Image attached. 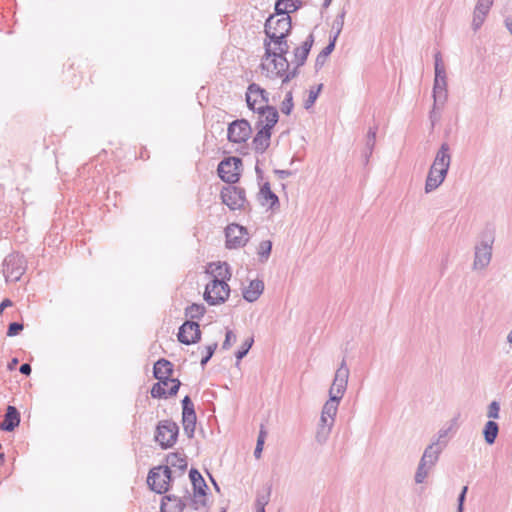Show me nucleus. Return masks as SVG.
Segmentation results:
<instances>
[{"mask_svg":"<svg viewBox=\"0 0 512 512\" xmlns=\"http://www.w3.org/2000/svg\"><path fill=\"white\" fill-rule=\"evenodd\" d=\"M467 491H468V487L464 486L462 488L461 493L458 496V499H457V502H458L457 508H464V502H465Z\"/></svg>","mask_w":512,"mask_h":512,"instance_id":"53","label":"nucleus"},{"mask_svg":"<svg viewBox=\"0 0 512 512\" xmlns=\"http://www.w3.org/2000/svg\"><path fill=\"white\" fill-rule=\"evenodd\" d=\"M230 293V288L227 282L222 281H209L206 284L204 299L210 305L221 304L226 301Z\"/></svg>","mask_w":512,"mask_h":512,"instance_id":"8","label":"nucleus"},{"mask_svg":"<svg viewBox=\"0 0 512 512\" xmlns=\"http://www.w3.org/2000/svg\"><path fill=\"white\" fill-rule=\"evenodd\" d=\"M253 342H254L253 338H249L243 343L241 349L238 350L236 353L237 360H241L243 357H245L247 355L248 351L252 347Z\"/></svg>","mask_w":512,"mask_h":512,"instance_id":"45","label":"nucleus"},{"mask_svg":"<svg viewBox=\"0 0 512 512\" xmlns=\"http://www.w3.org/2000/svg\"><path fill=\"white\" fill-rule=\"evenodd\" d=\"M236 341V335L231 331L228 330L225 335V340L223 342L222 348L223 349H229L232 343Z\"/></svg>","mask_w":512,"mask_h":512,"instance_id":"49","label":"nucleus"},{"mask_svg":"<svg viewBox=\"0 0 512 512\" xmlns=\"http://www.w3.org/2000/svg\"><path fill=\"white\" fill-rule=\"evenodd\" d=\"M331 431L332 428L317 425L315 441L320 445L325 444L330 437Z\"/></svg>","mask_w":512,"mask_h":512,"instance_id":"36","label":"nucleus"},{"mask_svg":"<svg viewBox=\"0 0 512 512\" xmlns=\"http://www.w3.org/2000/svg\"><path fill=\"white\" fill-rule=\"evenodd\" d=\"M432 470H433L432 467L424 465V464L419 462L418 466L416 468L415 475H414L415 483L416 484L424 483Z\"/></svg>","mask_w":512,"mask_h":512,"instance_id":"33","label":"nucleus"},{"mask_svg":"<svg viewBox=\"0 0 512 512\" xmlns=\"http://www.w3.org/2000/svg\"><path fill=\"white\" fill-rule=\"evenodd\" d=\"M257 113L259 114L256 124L257 128H266L271 132V129L276 125L279 118L276 108L268 105L263 107V109H258Z\"/></svg>","mask_w":512,"mask_h":512,"instance_id":"19","label":"nucleus"},{"mask_svg":"<svg viewBox=\"0 0 512 512\" xmlns=\"http://www.w3.org/2000/svg\"><path fill=\"white\" fill-rule=\"evenodd\" d=\"M226 246L236 249L246 245L249 240L247 229L239 224H230L225 229Z\"/></svg>","mask_w":512,"mask_h":512,"instance_id":"13","label":"nucleus"},{"mask_svg":"<svg viewBox=\"0 0 512 512\" xmlns=\"http://www.w3.org/2000/svg\"><path fill=\"white\" fill-rule=\"evenodd\" d=\"M182 421L183 428L186 435L190 438L193 436L196 425V414L194 410V405L189 398V396H185L182 400Z\"/></svg>","mask_w":512,"mask_h":512,"instance_id":"16","label":"nucleus"},{"mask_svg":"<svg viewBox=\"0 0 512 512\" xmlns=\"http://www.w3.org/2000/svg\"><path fill=\"white\" fill-rule=\"evenodd\" d=\"M332 0H325L324 1V7H328L330 5Z\"/></svg>","mask_w":512,"mask_h":512,"instance_id":"63","label":"nucleus"},{"mask_svg":"<svg viewBox=\"0 0 512 512\" xmlns=\"http://www.w3.org/2000/svg\"><path fill=\"white\" fill-rule=\"evenodd\" d=\"M259 196L262 205L267 206L270 209H273L279 202L277 195L271 191L268 183H265L260 188Z\"/></svg>","mask_w":512,"mask_h":512,"instance_id":"30","label":"nucleus"},{"mask_svg":"<svg viewBox=\"0 0 512 512\" xmlns=\"http://www.w3.org/2000/svg\"><path fill=\"white\" fill-rule=\"evenodd\" d=\"M506 340L510 345H512V329L508 332Z\"/></svg>","mask_w":512,"mask_h":512,"instance_id":"61","label":"nucleus"},{"mask_svg":"<svg viewBox=\"0 0 512 512\" xmlns=\"http://www.w3.org/2000/svg\"><path fill=\"white\" fill-rule=\"evenodd\" d=\"M494 236L493 234H485L481 240L475 245L474 260L472 268L474 271H484L490 264L492 259Z\"/></svg>","mask_w":512,"mask_h":512,"instance_id":"5","label":"nucleus"},{"mask_svg":"<svg viewBox=\"0 0 512 512\" xmlns=\"http://www.w3.org/2000/svg\"><path fill=\"white\" fill-rule=\"evenodd\" d=\"M458 428L457 418L451 419L445 426H443L432 440L431 444L444 450L448 445L450 437L455 434Z\"/></svg>","mask_w":512,"mask_h":512,"instance_id":"20","label":"nucleus"},{"mask_svg":"<svg viewBox=\"0 0 512 512\" xmlns=\"http://www.w3.org/2000/svg\"><path fill=\"white\" fill-rule=\"evenodd\" d=\"M222 202L231 210H244L248 204L245 191L236 186H228L221 191Z\"/></svg>","mask_w":512,"mask_h":512,"instance_id":"9","label":"nucleus"},{"mask_svg":"<svg viewBox=\"0 0 512 512\" xmlns=\"http://www.w3.org/2000/svg\"><path fill=\"white\" fill-rule=\"evenodd\" d=\"M291 30L290 16L271 15L265 23V34L268 40L265 45L277 46L278 43H288L286 38Z\"/></svg>","mask_w":512,"mask_h":512,"instance_id":"3","label":"nucleus"},{"mask_svg":"<svg viewBox=\"0 0 512 512\" xmlns=\"http://www.w3.org/2000/svg\"><path fill=\"white\" fill-rule=\"evenodd\" d=\"M264 291L262 280H251L249 285L243 289V298L248 302H255Z\"/></svg>","mask_w":512,"mask_h":512,"instance_id":"24","label":"nucleus"},{"mask_svg":"<svg viewBox=\"0 0 512 512\" xmlns=\"http://www.w3.org/2000/svg\"><path fill=\"white\" fill-rule=\"evenodd\" d=\"M266 435H267V432L265 431V429L263 427H261L259 435H258L256 447L254 450V456L256 459H259L261 457V453L263 450V445L265 442Z\"/></svg>","mask_w":512,"mask_h":512,"instance_id":"42","label":"nucleus"},{"mask_svg":"<svg viewBox=\"0 0 512 512\" xmlns=\"http://www.w3.org/2000/svg\"><path fill=\"white\" fill-rule=\"evenodd\" d=\"M451 159L452 157L450 153V146L448 143L444 142L436 152L430 167L442 172L447 176L451 164Z\"/></svg>","mask_w":512,"mask_h":512,"instance_id":"17","label":"nucleus"},{"mask_svg":"<svg viewBox=\"0 0 512 512\" xmlns=\"http://www.w3.org/2000/svg\"><path fill=\"white\" fill-rule=\"evenodd\" d=\"M429 118H430V121H431V124L432 126L435 125V123L438 121L439 117L436 115V109H434V107L432 108L430 114H429Z\"/></svg>","mask_w":512,"mask_h":512,"instance_id":"56","label":"nucleus"},{"mask_svg":"<svg viewBox=\"0 0 512 512\" xmlns=\"http://www.w3.org/2000/svg\"><path fill=\"white\" fill-rule=\"evenodd\" d=\"M251 134V126L248 121L236 120L228 127V139L234 143L245 142Z\"/></svg>","mask_w":512,"mask_h":512,"instance_id":"15","label":"nucleus"},{"mask_svg":"<svg viewBox=\"0 0 512 512\" xmlns=\"http://www.w3.org/2000/svg\"><path fill=\"white\" fill-rule=\"evenodd\" d=\"M173 365L165 359H160L154 364V377L159 380L151 389L153 398H163L175 395L180 387L178 379L171 378Z\"/></svg>","mask_w":512,"mask_h":512,"instance_id":"2","label":"nucleus"},{"mask_svg":"<svg viewBox=\"0 0 512 512\" xmlns=\"http://www.w3.org/2000/svg\"><path fill=\"white\" fill-rule=\"evenodd\" d=\"M293 109V97L292 93L288 92L281 104L282 113L289 115Z\"/></svg>","mask_w":512,"mask_h":512,"instance_id":"44","label":"nucleus"},{"mask_svg":"<svg viewBox=\"0 0 512 512\" xmlns=\"http://www.w3.org/2000/svg\"><path fill=\"white\" fill-rule=\"evenodd\" d=\"M493 3L494 0H478L474 9L489 13Z\"/></svg>","mask_w":512,"mask_h":512,"instance_id":"46","label":"nucleus"},{"mask_svg":"<svg viewBox=\"0 0 512 512\" xmlns=\"http://www.w3.org/2000/svg\"><path fill=\"white\" fill-rule=\"evenodd\" d=\"M163 501H164V502H166V503H169V506H168V508H169V509H172V510H173V509L175 508V506H176V503H179V504H180V506H181V510L183 509V505H182L181 501H180L179 499L175 498V497H174V498H172V497H170V496H165V497L162 499V502H163Z\"/></svg>","mask_w":512,"mask_h":512,"instance_id":"52","label":"nucleus"},{"mask_svg":"<svg viewBox=\"0 0 512 512\" xmlns=\"http://www.w3.org/2000/svg\"><path fill=\"white\" fill-rule=\"evenodd\" d=\"M446 175L442 172L430 167L425 180L424 190L425 193L429 194L437 190L446 179Z\"/></svg>","mask_w":512,"mask_h":512,"instance_id":"23","label":"nucleus"},{"mask_svg":"<svg viewBox=\"0 0 512 512\" xmlns=\"http://www.w3.org/2000/svg\"><path fill=\"white\" fill-rule=\"evenodd\" d=\"M207 274L211 276L210 281H225L231 278L229 265L226 262H213L210 263L206 270Z\"/></svg>","mask_w":512,"mask_h":512,"instance_id":"21","label":"nucleus"},{"mask_svg":"<svg viewBox=\"0 0 512 512\" xmlns=\"http://www.w3.org/2000/svg\"><path fill=\"white\" fill-rule=\"evenodd\" d=\"M171 480V470L169 466H158L150 470L147 483L149 487L162 494L168 490L169 483Z\"/></svg>","mask_w":512,"mask_h":512,"instance_id":"7","label":"nucleus"},{"mask_svg":"<svg viewBox=\"0 0 512 512\" xmlns=\"http://www.w3.org/2000/svg\"><path fill=\"white\" fill-rule=\"evenodd\" d=\"M434 84H433V99L434 109L444 106L448 98L447 90V73L442 59L441 53L438 51L434 54Z\"/></svg>","mask_w":512,"mask_h":512,"instance_id":"4","label":"nucleus"},{"mask_svg":"<svg viewBox=\"0 0 512 512\" xmlns=\"http://www.w3.org/2000/svg\"><path fill=\"white\" fill-rule=\"evenodd\" d=\"M335 420L333 418H329L323 414L320 415V419L318 425L333 428Z\"/></svg>","mask_w":512,"mask_h":512,"instance_id":"51","label":"nucleus"},{"mask_svg":"<svg viewBox=\"0 0 512 512\" xmlns=\"http://www.w3.org/2000/svg\"><path fill=\"white\" fill-rule=\"evenodd\" d=\"M189 477L194 489V502L200 501L201 504H204L202 499L206 496L207 485L202 475L196 469H191Z\"/></svg>","mask_w":512,"mask_h":512,"instance_id":"22","label":"nucleus"},{"mask_svg":"<svg viewBox=\"0 0 512 512\" xmlns=\"http://www.w3.org/2000/svg\"><path fill=\"white\" fill-rule=\"evenodd\" d=\"M498 433H499V426L495 421L489 420L488 422H486V424L484 425V428H483V436H484L485 442L487 444H489V445L494 444L495 440L498 436Z\"/></svg>","mask_w":512,"mask_h":512,"instance_id":"31","label":"nucleus"},{"mask_svg":"<svg viewBox=\"0 0 512 512\" xmlns=\"http://www.w3.org/2000/svg\"><path fill=\"white\" fill-rule=\"evenodd\" d=\"M168 506H169V503H166L164 501L161 502V511L160 512H181V506L179 503H176V506L173 510L169 509Z\"/></svg>","mask_w":512,"mask_h":512,"instance_id":"54","label":"nucleus"},{"mask_svg":"<svg viewBox=\"0 0 512 512\" xmlns=\"http://www.w3.org/2000/svg\"><path fill=\"white\" fill-rule=\"evenodd\" d=\"M17 363H18V360L16 358H14L12 360L11 364L9 365V368L12 369Z\"/></svg>","mask_w":512,"mask_h":512,"instance_id":"62","label":"nucleus"},{"mask_svg":"<svg viewBox=\"0 0 512 512\" xmlns=\"http://www.w3.org/2000/svg\"><path fill=\"white\" fill-rule=\"evenodd\" d=\"M163 387H164L167 391H169V388H170L171 386H170V384H166V385H163Z\"/></svg>","mask_w":512,"mask_h":512,"instance_id":"64","label":"nucleus"},{"mask_svg":"<svg viewBox=\"0 0 512 512\" xmlns=\"http://www.w3.org/2000/svg\"><path fill=\"white\" fill-rule=\"evenodd\" d=\"M23 329V325L18 322H13L9 325L7 335L12 337L17 335Z\"/></svg>","mask_w":512,"mask_h":512,"instance_id":"50","label":"nucleus"},{"mask_svg":"<svg viewBox=\"0 0 512 512\" xmlns=\"http://www.w3.org/2000/svg\"><path fill=\"white\" fill-rule=\"evenodd\" d=\"M205 313V307L200 304H192L186 308V316L191 319H198Z\"/></svg>","mask_w":512,"mask_h":512,"instance_id":"37","label":"nucleus"},{"mask_svg":"<svg viewBox=\"0 0 512 512\" xmlns=\"http://www.w3.org/2000/svg\"><path fill=\"white\" fill-rule=\"evenodd\" d=\"M276 173L279 174L281 178H286V177L290 176V174H291L287 170H277Z\"/></svg>","mask_w":512,"mask_h":512,"instance_id":"58","label":"nucleus"},{"mask_svg":"<svg viewBox=\"0 0 512 512\" xmlns=\"http://www.w3.org/2000/svg\"><path fill=\"white\" fill-rule=\"evenodd\" d=\"M264 505H265V502H260V501L258 500V509H257V512H265Z\"/></svg>","mask_w":512,"mask_h":512,"instance_id":"60","label":"nucleus"},{"mask_svg":"<svg viewBox=\"0 0 512 512\" xmlns=\"http://www.w3.org/2000/svg\"><path fill=\"white\" fill-rule=\"evenodd\" d=\"M349 368L347 367L345 359H343L337 368L334 379L329 389V396H335L342 399L348 385Z\"/></svg>","mask_w":512,"mask_h":512,"instance_id":"11","label":"nucleus"},{"mask_svg":"<svg viewBox=\"0 0 512 512\" xmlns=\"http://www.w3.org/2000/svg\"><path fill=\"white\" fill-rule=\"evenodd\" d=\"M487 15L488 13L474 9L472 19V28L474 31H477L482 26Z\"/></svg>","mask_w":512,"mask_h":512,"instance_id":"41","label":"nucleus"},{"mask_svg":"<svg viewBox=\"0 0 512 512\" xmlns=\"http://www.w3.org/2000/svg\"><path fill=\"white\" fill-rule=\"evenodd\" d=\"M271 132L266 128L258 129L257 134L253 138L252 145L257 153H264L270 145Z\"/></svg>","mask_w":512,"mask_h":512,"instance_id":"25","label":"nucleus"},{"mask_svg":"<svg viewBox=\"0 0 512 512\" xmlns=\"http://www.w3.org/2000/svg\"><path fill=\"white\" fill-rule=\"evenodd\" d=\"M20 423V414L14 406H8L5 419L0 424V429L4 431H13Z\"/></svg>","mask_w":512,"mask_h":512,"instance_id":"27","label":"nucleus"},{"mask_svg":"<svg viewBox=\"0 0 512 512\" xmlns=\"http://www.w3.org/2000/svg\"><path fill=\"white\" fill-rule=\"evenodd\" d=\"M376 142V129L370 128L366 136L365 144V161L368 162L370 155L372 154L373 148Z\"/></svg>","mask_w":512,"mask_h":512,"instance_id":"34","label":"nucleus"},{"mask_svg":"<svg viewBox=\"0 0 512 512\" xmlns=\"http://www.w3.org/2000/svg\"><path fill=\"white\" fill-rule=\"evenodd\" d=\"M277 46L265 45V54L261 59V74L271 80L280 79L287 83L296 76V68L289 69L286 58L289 51L288 43H278Z\"/></svg>","mask_w":512,"mask_h":512,"instance_id":"1","label":"nucleus"},{"mask_svg":"<svg viewBox=\"0 0 512 512\" xmlns=\"http://www.w3.org/2000/svg\"><path fill=\"white\" fill-rule=\"evenodd\" d=\"M12 305V302L9 300V299H5L1 304H0V314L3 312V310L6 308V307H9Z\"/></svg>","mask_w":512,"mask_h":512,"instance_id":"57","label":"nucleus"},{"mask_svg":"<svg viewBox=\"0 0 512 512\" xmlns=\"http://www.w3.org/2000/svg\"><path fill=\"white\" fill-rule=\"evenodd\" d=\"M335 48V38L330 40V43L319 53L316 59L317 65H322L326 58L332 53Z\"/></svg>","mask_w":512,"mask_h":512,"instance_id":"39","label":"nucleus"},{"mask_svg":"<svg viewBox=\"0 0 512 512\" xmlns=\"http://www.w3.org/2000/svg\"><path fill=\"white\" fill-rule=\"evenodd\" d=\"M167 466H172L178 468L180 471H184L187 467V462L185 458L181 457L179 454L172 453L167 457Z\"/></svg>","mask_w":512,"mask_h":512,"instance_id":"35","label":"nucleus"},{"mask_svg":"<svg viewBox=\"0 0 512 512\" xmlns=\"http://www.w3.org/2000/svg\"><path fill=\"white\" fill-rule=\"evenodd\" d=\"M19 371L24 374V375H30L32 369H31V366L27 363H24L20 366V369Z\"/></svg>","mask_w":512,"mask_h":512,"instance_id":"55","label":"nucleus"},{"mask_svg":"<svg viewBox=\"0 0 512 512\" xmlns=\"http://www.w3.org/2000/svg\"><path fill=\"white\" fill-rule=\"evenodd\" d=\"M313 45V36L310 34L307 39L301 44V46L295 48L294 50V63L296 64L295 68L302 66L307 59V56L311 50Z\"/></svg>","mask_w":512,"mask_h":512,"instance_id":"26","label":"nucleus"},{"mask_svg":"<svg viewBox=\"0 0 512 512\" xmlns=\"http://www.w3.org/2000/svg\"><path fill=\"white\" fill-rule=\"evenodd\" d=\"M322 86H323L322 84H319L318 86L312 87L309 90L308 98L304 102V107L306 109H309L311 106H313V104L315 103L316 99L319 96Z\"/></svg>","mask_w":512,"mask_h":512,"instance_id":"40","label":"nucleus"},{"mask_svg":"<svg viewBox=\"0 0 512 512\" xmlns=\"http://www.w3.org/2000/svg\"><path fill=\"white\" fill-rule=\"evenodd\" d=\"M201 336L199 324L192 321H186L179 328L178 340L184 344L196 343Z\"/></svg>","mask_w":512,"mask_h":512,"instance_id":"18","label":"nucleus"},{"mask_svg":"<svg viewBox=\"0 0 512 512\" xmlns=\"http://www.w3.org/2000/svg\"><path fill=\"white\" fill-rule=\"evenodd\" d=\"M268 95V92L258 84H250L246 92V102L248 107L255 112H257L258 109H263V107L268 106Z\"/></svg>","mask_w":512,"mask_h":512,"instance_id":"14","label":"nucleus"},{"mask_svg":"<svg viewBox=\"0 0 512 512\" xmlns=\"http://www.w3.org/2000/svg\"><path fill=\"white\" fill-rule=\"evenodd\" d=\"M216 348H217V343H213L206 347V355L201 359L202 367H204L207 364V362L210 360V358L214 354Z\"/></svg>","mask_w":512,"mask_h":512,"instance_id":"47","label":"nucleus"},{"mask_svg":"<svg viewBox=\"0 0 512 512\" xmlns=\"http://www.w3.org/2000/svg\"><path fill=\"white\" fill-rule=\"evenodd\" d=\"M178 432L179 428L175 422L171 420L160 421L156 428L155 440L161 448H170L176 443Z\"/></svg>","mask_w":512,"mask_h":512,"instance_id":"6","label":"nucleus"},{"mask_svg":"<svg viewBox=\"0 0 512 512\" xmlns=\"http://www.w3.org/2000/svg\"><path fill=\"white\" fill-rule=\"evenodd\" d=\"M340 401L341 399L336 398L335 396H329L328 400L322 407L321 414L335 420Z\"/></svg>","mask_w":512,"mask_h":512,"instance_id":"32","label":"nucleus"},{"mask_svg":"<svg viewBox=\"0 0 512 512\" xmlns=\"http://www.w3.org/2000/svg\"><path fill=\"white\" fill-rule=\"evenodd\" d=\"M241 165V159L237 157L226 158L218 165V175L227 183H235L239 178Z\"/></svg>","mask_w":512,"mask_h":512,"instance_id":"12","label":"nucleus"},{"mask_svg":"<svg viewBox=\"0 0 512 512\" xmlns=\"http://www.w3.org/2000/svg\"><path fill=\"white\" fill-rule=\"evenodd\" d=\"M272 250V242L269 240L262 241L258 246V255L261 261H267Z\"/></svg>","mask_w":512,"mask_h":512,"instance_id":"38","label":"nucleus"},{"mask_svg":"<svg viewBox=\"0 0 512 512\" xmlns=\"http://www.w3.org/2000/svg\"><path fill=\"white\" fill-rule=\"evenodd\" d=\"M344 15H345V13L343 12L333 23V29H336V33L333 36V38H335V40L337 39V37L339 36V34L343 28Z\"/></svg>","mask_w":512,"mask_h":512,"instance_id":"48","label":"nucleus"},{"mask_svg":"<svg viewBox=\"0 0 512 512\" xmlns=\"http://www.w3.org/2000/svg\"><path fill=\"white\" fill-rule=\"evenodd\" d=\"M505 26H506L507 30L509 31V33L512 35V20L511 21L506 20Z\"/></svg>","mask_w":512,"mask_h":512,"instance_id":"59","label":"nucleus"},{"mask_svg":"<svg viewBox=\"0 0 512 512\" xmlns=\"http://www.w3.org/2000/svg\"><path fill=\"white\" fill-rule=\"evenodd\" d=\"M442 451H443L442 449H440L437 446L430 443L425 448L419 462L424 465L434 468L439 460V457H440V454L442 453Z\"/></svg>","mask_w":512,"mask_h":512,"instance_id":"28","label":"nucleus"},{"mask_svg":"<svg viewBox=\"0 0 512 512\" xmlns=\"http://www.w3.org/2000/svg\"><path fill=\"white\" fill-rule=\"evenodd\" d=\"M300 0H278L275 4V14L277 16H290L289 14L296 11Z\"/></svg>","mask_w":512,"mask_h":512,"instance_id":"29","label":"nucleus"},{"mask_svg":"<svg viewBox=\"0 0 512 512\" xmlns=\"http://www.w3.org/2000/svg\"><path fill=\"white\" fill-rule=\"evenodd\" d=\"M25 271V260L20 254H10L4 260L3 273L6 281H18Z\"/></svg>","mask_w":512,"mask_h":512,"instance_id":"10","label":"nucleus"},{"mask_svg":"<svg viewBox=\"0 0 512 512\" xmlns=\"http://www.w3.org/2000/svg\"><path fill=\"white\" fill-rule=\"evenodd\" d=\"M486 416L491 419H498L500 417V403L498 401H492L487 407Z\"/></svg>","mask_w":512,"mask_h":512,"instance_id":"43","label":"nucleus"}]
</instances>
